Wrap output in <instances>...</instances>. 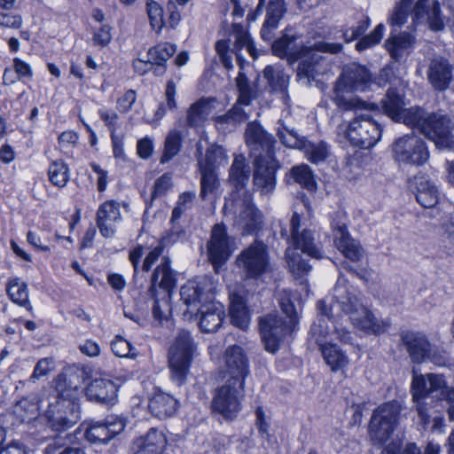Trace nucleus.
<instances>
[{
	"instance_id": "f257e3e1",
	"label": "nucleus",
	"mask_w": 454,
	"mask_h": 454,
	"mask_svg": "<svg viewBox=\"0 0 454 454\" xmlns=\"http://www.w3.org/2000/svg\"><path fill=\"white\" fill-rule=\"evenodd\" d=\"M333 301V305L329 309L325 301L317 303V309L329 319L333 317V309L337 307L348 317L356 329L366 333L380 335L390 326L388 320L376 317L362 298L348 288V286H334Z\"/></svg>"
},
{
	"instance_id": "f03ea898",
	"label": "nucleus",
	"mask_w": 454,
	"mask_h": 454,
	"mask_svg": "<svg viewBox=\"0 0 454 454\" xmlns=\"http://www.w3.org/2000/svg\"><path fill=\"white\" fill-rule=\"evenodd\" d=\"M281 310L289 319L285 323L277 314H268L259 318V330L265 348L270 353L278 350L285 337L294 332L300 319L301 294L292 288H284L278 293Z\"/></svg>"
},
{
	"instance_id": "7ed1b4c3",
	"label": "nucleus",
	"mask_w": 454,
	"mask_h": 454,
	"mask_svg": "<svg viewBox=\"0 0 454 454\" xmlns=\"http://www.w3.org/2000/svg\"><path fill=\"white\" fill-rule=\"evenodd\" d=\"M411 393L419 424L423 427H426L431 421L430 410L433 401H427L430 395L435 394L438 400L445 401L448 403H454V387L448 385L442 374H418L413 372Z\"/></svg>"
},
{
	"instance_id": "20e7f679",
	"label": "nucleus",
	"mask_w": 454,
	"mask_h": 454,
	"mask_svg": "<svg viewBox=\"0 0 454 454\" xmlns=\"http://www.w3.org/2000/svg\"><path fill=\"white\" fill-rule=\"evenodd\" d=\"M371 74L363 66L353 63L346 66L338 78L333 90V101L343 110L373 109L374 104L367 103L348 91L364 92L373 85Z\"/></svg>"
},
{
	"instance_id": "39448f33",
	"label": "nucleus",
	"mask_w": 454,
	"mask_h": 454,
	"mask_svg": "<svg viewBox=\"0 0 454 454\" xmlns=\"http://www.w3.org/2000/svg\"><path fill=\"white\" fill-rule=\"evenodd\" d=\"M209 286H181V301L191 310L200 314L199 326L204 333H214L222 325L225 317L221 303L215 302Z\"/></svg>"
},
{
	"instance_id": "423d86ee",
	"label": "nucleus",
	"mask_w": 454,
	"mask_h": 454,
	"mask_svg": "<svg viewBox=\"0 0 454 454\" xmlns=\"http://www.w3.org/2000/svg\"><path fill=\"white\" fill-rule=\"evenodd\" d=\"M343 49L339 43L316 42L310 46H301L295 55L297 67V80L304 85H310L313 81L323 76L330 69L327 59L322 52L337 54Z\"/></svg>"
},
{
	"instance_id": "0eeeda50",
	"label": "nucleus",
	"mask_w": 454,
	"mask_h": 454,
	"mask_svg": "<svg viewBox=\"0 0 454 454\" xmlns=\"http://www.w3.org/2000/svg\"><path fill=\"white\" fill-rule=\"evenodd\" d=\"M290 231L294 248L288 247L286 251V257L290 271L295 276H300L309 271L310 266L301 258L296 249L317 259L322 257V251L320 246L316 242L312 231L309 229L301 231V216L297 213H294L291 218Z\"/></svg>"
},
{
	"instance_id": "6e6552de",
	"label": "nucleus",
	"mask_w": 454,
	"mask_h": 454,
	"mask_svg": "<svg viewBox=\"0 0 454 454\" xmlns=\"http://www.w3.org/2000/svg\"><path fill=\"white\" fill-rule=\"evenodd\" d=\"M195 348L190 333L180 330L168 351L171 380L178 386L186 380Z\"/></svg>"
},
{
	"instance_id": "1a4fd4ad",
	"label": "nucleus",
	"mask_w": 454,
	"mask_h": 454,
	"mask_svg": "<svg viewBox=\"0 0 454 454\" xmlns=\"http://www.w3.org/2000/svg\"><path fill=\"white\" fill-rule=\"evenodd\" d=\"M403 407L397 401L387 402L373 411L370 424L369 435L374 442H387L395 430Z\"/></svg>"
},
{
	"instance_id": "9d476101",
	"label": "nucleus",
	"mask_w": 454,
	"mask_h": 454,
	"mask_svg": "<svg viewBox=\"0 0 454 454\" xmlns=\"http://www.w3.org/2000/svg\"><path fill=\"white\" fill-rule=\"evenodd\" d=\"M62 391L49 403L45 417L50 427L55 431H65L75 425L81 418L80 403L74 397H68Z\"/></svg>"
},
{
	"instance_id": "9b49d317",
	"label": "nucleus",
	"mask_w": 454,
	"mask_h": 454,
	"mask_svg": "<svg viewBox=\"0 0 454 454\" xmlns=\"http://www.w3.org/2000/svg\"><path fill=\"white\" fill-rule=\"evenodd\" d=\"M245 386L225 380L213 392L212 412L222 416L225 420L235 419L241 411V402L245 397Z\"/></svg>"
},
{
	"instance_id": "f8f14e48",
	"label": "nucleus",
	"mask_w": 454,
	"mask_h": 454,
	"mask_svg": "<svg viewBox=\"0 0 454 454\" xmlns=\"http://www.w3.org/2000/svg\"><path fill=\"white\" fill-rule=\"evenodd\" d=\"M224 209L233 214L234 226L243 235L254 233L261 226L262 215L252 201V194L230 198Z\"/></svg>"
},
{
	"instance_id": "ddd939ff",
	"label": "nucleus",
	"mask_w": 454,
	"mask_h": 454,
	"mask_svg": "<svg viewBox=\"0 0 454 454\" xmlns=\"http://www.w3.org/2000/svg\"><path fill=\"white\" fill-rule=\"evenodd\" d=\"M344 133L354 146L369 149L380 139L382 129L370 114H360L349 122Z\"/></svg>"
},
{
	"instance_id": "4468645a",
	"label": "nucleus",
	"mask_w": 454,
	"mask_h": 454,
	"mask_svg": "<svg viewBox=\"0 0 454 454\" xmlns=\"http://www.w3.org/2000/svg\"><path fill=\"white\" fill-rule=\"evenodd\" d=\"M235 263L247 278L256 279L270 269L267 246L254 241L237 256Z\"/></svg>"
},
{
	"instance_id": "2eb2a0df",
	"label": "nucleus",
	"mask_w": 454,
	"mask_h": 454,
	"mask_svg": "<svg viewBox=\"0 0 454 454\" xmlns=\"http://www.w3.org/2000/svg\"><path fill=\"white\" fill-rule=\"evenodd\" d=\"M393 156L399 162L421 166L427 161L429 152L422 138L409 134L399 137L393 144Z\"/></svg>"
},
{
	"instance_id": "dca6fc26",
	"label": "nucleus",
	"mask_w": 454,
	"mask_h": 454,
	"mask_svg": "<svg viewBox=\"0 0 454 454\" xmlns=\"http://www.w3.org/2000/svg\"><path fill=\"white\" fill-rule=\"evenodd\" d=\"M222 371L227 381L246 385V380L250 374V365L249 359L241 347L232 345L225 349Z\"/></svg>"
},
{
	"instance_id": "f3484780",
	"label": "nucleus",
	"mask_w": 454,
	"mask_h": 454,
	"mask_svg": "<svg viewBox=\"0 0 454 454\" xmlns=\"http://www.w3.org/2000/svg\"><path fill=\"white\" fill-rule=\"evenodd\" d=\"M227 161L225 151L217 146L207 151L205 161H200L199 167L201 174L200 197L207 200L209 195L215 194L220 187V180L215 170V165H221Z\"/></svg>"
},
{
	"instance_id": "a211bd4d",
	"label": "nucleus",
	"mask_w": 454,
	"mask_h": 454,
	"mask_svg": "<svg viewBox=\"0 0 454 454\" xmlns=\"http://www.w3.org/2000/svg\"><path fill=\"white\" fill-rule=\"evenodd\" d=\"M421 133L437 146L454 150V124L448 116L429 114L422 125Z\"/></svg>"
},
{
	"instance_id": "6ab92c4d",
	"label": "nucleus",
	"mask_w": 454,
	"mask_h": 454,
	"mask_svg": "<svg viewBox=\"0 0 454 454\" xmlns=\"http://www.w3.org/2000/svg\"><path fill=\"white\" fill-rule=\"evenodd\" d=\"M232 243L233 239L228 235L223 223H217L213 227L207 248L208 260L216 273L231 256Z\"/></svg>"
},
{
	"instance_id": "aec40b11",
	"label": "nucleus",
	"mask_w": 454,
	"mask_h": 454,
	"mask_svg": "<svg viewBox=\"0 0 454 454\" xmlns=\"http://www.w3.org/2000/svg\"><path fill=\"white\" fill-rule=\"evenodd\" d=\"M279 168L275 155L254 159L253 182L255 189L262 194L271 193L276 186V173Z\"/></svg>"
},
{
	"instance_id": "412c9836",
	"label": "nucleus",
	"mask_w": 454,
	"mask_h": 454,
	"mask_svg": "<svg viewBox=\"0 0 454 454\" xmlns=\"http://www.w3.org/2000/svg\"><path fill=\"white\" fill-rule=\"evenodd\" d=\"M245 138L250 153L254 159L259 156L275 155V139L258 123L249 122L247 124Z\"/></svg>"
},
{
	"instance_id": "4be33fe9",
	"label": "nucleus",
	"mask_w": 454,
	"mask_h": 454,
	"mask_svg": "<svg viewBox=\"0 0 454 454\" xmlns=\"http://www.w3.org/2000/svg\"><path fill=\"white\" fill-rule=\"evenodd\" d=\"M125 424L122 419L108 416L102 421L91 422L85 430V438L91 443H106L123 431Z\"/></svg>"
},
{
	"instance_id": "5701e85b",
	"label": "nucleus",
	"mask_w": 454,
	"mask_h": 454,
	"mask_svg": "<svg viewBox=\"0 0 454 454\" xmlns=\"http://www.w3.org/2000/svg\"><path fill=\"white\" fill-rule=\"evenodd\" d=\"M410 188L414 192L418 203L423 207L432 208L438 204L441 192L428 176H415L410 180Z\"/></svg>"
},
{
	"instance_id": "b1692460",
	"label": "nucleus",
	"mask_w": 454,
	"mask_h": 454,
	"mask_svg": "<svg viewBox=\"0 0 454 454\" xmlns=\"http://www.w3.org/2000/svg\"><path fill=\"white\" fill-rule=\"evenodd\" d=\"M334 244L341 254L352 262H358L364 255L360 243L348 233L346 224L333 223Z\"/></svg>"
},
{
	"instance_id": "393cba45",
	"label": "nucleus",
	"mask_w": 454,
	"mask_h": 454,
	"mask_svg": "<svg viewBox=\"0 0 454 454\" xmlns=\"http://www.w3.org/2000/svg\"><path fill=\"white\" fill-rule=\"evenodd\" d=\"M176 286H150L148 292L153 300V315L154 325H160L168 322L171 313L170 298L172 288Z\"/></svg>"
},
{
	"instance_id": "a878e982",
	"label": "nucleus",
	"mask_w": 454,
	"mask_h": 454,
	"mask_svg": "<svg viewBox=\"0 0 454 454\" xmlns=\"http://www.w3.org/2000/svg\"><path fill=\"white\" fill-rule=\"evenodd\" d=\"M401 340L413 363L421 364L427 360L431 344L424 333L403 331Z\"/></svg>"
},
{
	"instance_id": "bb28decb",
	"label": "nucleus",
	"mask_w": 454,
	"mask_h": 454,
	"mask_svg": "<svg viewBox=\"0 0 454 454\" xmlns=\"http://www.w3.org/2000/svg\"><path fill=\"white\" fill-rule=\"evenodd\" d=\"M120 203L114 200H106L98 209L97 225L102 236L112 238L115 233V223L121 219Z\"/></svg>"
},
{
	"instance_id": "cd10ccee",
	"label": "nucleus",
	"mask_w": 454,
	"mask_h": 454,
	"mask_svg": "<svg viewBox=\"0 0 454 454\" xmlns=\"http://www.w3.org/2000/svg\"><path fill=\"white\" fill-rule=\"evenodd\" d=\"M412 19L417 24L427 23L434 31L442 30L444 27L438 3L431 4L430 0H419L416 3Z\"/></svg>"
},
{
	"instance_id": "c85d7f7f",
	"label": "nucleus",
	"mask_w": 454,
	"mask_h": 454,
	"mask_svg": "<svg viewBox=\"0 0 454 454\" xmlns=\"http://www.w3.org/2000/svg\"><path fill=\"white\" fill-rule=\"evenodd\" d=\"M86 396L90 401L113 405L117 398V387L110 380L94 379L86 387Z\"/></svg>"
},
{
	"instance_id": "c756f323",
	"label": "nucleus",
	"mask_w": 454,
	"mask_h": 454,
	"mask_svg": "<svg viewBox=\"0 0 454 454\" xmlns=\"http://www.w3.org/2000/svg\"><path fill=\"white\" fill-rule=\"evenodd\" d=\"M427 79L434 90L439 91L447 90L452 79V69L448 60L442 57L431 59L427 69Z\"/></svg>"
},
{
	"instance_id": "7c9ffc66",
	"label": "nucleus",
	"mask_w": 454,
	"mask_h": 454,
	"mask_svg": "<svg viewBox=\"0 0 454 454\" xmlns=\"http://www.w3.org/2000/svg\"><path fill=\"white\" fill-rule=\"evenodd\" d=\"M250 178V168L246 162L243 155H236L230 168V182L234 187L231 198L252 194L247 189V184Z\"/></svg>"
},
{
	"instance_id": "2f4dec72",
	"label": "nucleus",
	"mask_w": 454,
	"mask_h": 454,
	"mask_svg": "<svg viewBox=\"0 0 454 454\" xmlns=\"http://www.w3.org/2000/svg\"><path fill=\"white\" fill-rule=\"evenodd\" d=\"M414 44L415 37L407 32L391 35L385 43L387 51L395 61H400L409 55Z\"/></svg>"
},
{
	"instance_id": "473e14b6",
	"label": "nucleus",
	"mask_w": 454,
	"mask_h": 454,
	"mask_svg": "<svg viewBox=\"0 0 454 454\" xmlns=\"http://www.w3.org/2000/svg\"><path fill=\"white\" fill-rule=\"evenodd\" d=\"M215 102V99L213 98H201L192 104L186 112V125L190 128L204 126L212 113Z\"/></svg>"
},
{
	"instance_id": "72a5a7b5",
	"label": "nucleus",
	"mask_w": 454,
	"mask_h": 454,
	"mask_svg": "<svg viewBox=\"0 0 454 454\" xmlns=\"http://www.w3.org/2000/svg\"><path fill=\"white\" fill-rule=\"evenodd\" d=\"M237 102L226 114L215 117L216 129L221 132H231L249 118V114Z\"/></svg>"
},
{
	"instance_id": "f704fd0d",
	"label": "nucleus",
	"mask_w": 454,
	"mask_h": 454,
	"mask_svg": "<svg viewBox=\"0 0 454 454\" xmlns=\"http://www.w3.org/2000/svg\"><path fill=\"white\" fill-rule=\"evenodd\" d=\"M148 409L154 417L167 419L176 411L177 401L172 395L159 391L149 400Z\"/></svg>"
},
{
	"instance_id": "c9c22d12",
	"label": "nucleus",
	"mask_w": 454,
	"mask_h": 454,
	"mask_svg": "<svg viewBox=\"0 0 454 454\" xmlns=\"http://www.w3.org/2000/svg\"><path fill=\"white\" fill-rule=\"evenodd\" d=\"M230 315L231 323L242 329L246 330L248 327L250 317L247 310L245 299L239 294H232L231 296Z\"/></svg>"
},
{
	"instance_id": "e433bc0d",
	"label": "nucleus",
	"mask_w": 454,
	"mask_h": 454,
	"mask_svg": "<svg viewBox=\"0 0 454 454\" xmlns=\"http://www.w3.org/2000/svg\"><path fill=\"white\" fill-rule=\"evenodd\" d=\"M381 104L385 114L393 121L396 120L406 106L403 95L395 88H389L387 90L386 97L381 100Z\"/></svg>"
},
{
	"instance_id": "4c0bfd02",
	"label": "nucleus",
	"mask_w": 454,
	"mask_h": 454,
	"mask_svg": "<svg viewBox=\"0 0 454 454\" xmlns=\"http://www.w3.org/2000/svg\"><path fill=\"white\" fill-rule=\"evenodd\" d=\"M232 31L235 36V44L233 47V51H235L238 60L240 59V55L239 52L244 48L248 51L251 57L256 59V50L254 46V43L250 38L249 34L244 28V27L241 24L233 23Z\"/></svg>"
},
{
	"instance_id": "58836bf2",
	"label": "nucleus",
	"mask_w": 454,
	"mask_h": 454,
	"mask_svg": "<svg viewBox=\"0 0 454 454\" xmlns=\"http://www.w3.org/2000/svg\"><path fill=\"white\" fill-rule=\"evenodd\" d=\"M321 352L325 361L333 372L342 369L348 364V357L336 344L322 345Z\"/></svg>"
},
{
	"instance_id": "ea45409f",
	"label": "nucleus",
	"mask_w": 454,
	"mask_h": 454,
	"mask_svg": "<svg viewBox=\"0 0 454 454\" xmlns=\"http://www.w3.org/2000/svg\"><path fill=\"white\" fill-rule=\"evenodd\" d=\"M427 115H429V114L424 109L413 106L404 108L395 121L402 122L412 129L416 128L421 132L422 125H424V121L426 118H427Z\"/></svg>"
},
{
	"instance_id": "a19ab883",
	"label": "nucleus",
	"mask_w": 454,
	"mask_h": 454,
	"mask_svg": "<svg viewBox=\"0 0 454 454\" xmlns=\"http://www.w3.org/2000/svg\"><path fill=\"white\" fill-rule=\"evenodd\" d=\"M305 154L306 158L314 164L325 161L329 155V148L326 143H312L306 141L299 148Z\"/></svg>"
},
{
	"instance_id": "79ce46f5",
	"label": "nucleus",
	"mask_w": 454,
	"mask_h": 454,
	"mask_svg": "<svg viewBox=\"0 0 454 454\" xmlns=\"http://www.w3.org/2000/svg\"><path fill=\"white\" fill-rule=\"evenodd\" d=\"M166 443L165 434L156 428H151L145 435L137 440V448H146L154 451H163Z\"/></svg>"
},
{
	"instance_id": "37998d69",
	"label": "nucleus",
	"mask_w": 454,
	"mask_h": 454,
	"mask_svg": "<svg viewBox=\"0 0 454 454\" xmlns=\"http://www.w3.org/2000/svg\"><path fill=\"white\" fill-rule=\"evenodd\" d=\"M295 37L284 35L281 38L272 43V51L276 56L281 59L286 58L290 62H295V55L298 49H294V43Z\"/></svg>"
},
{
	"instance_id": "c03bdc74",
	"label": "nucleus",
	"mask_w": 454,
	"mask_h": 454,
	"mask_svg": "<svg viewBox=\"0 0 454 454\" xmlns=\"http://www.w3.org/2000/svg\"><path fill=\"white\" fill-rule=\"evenodd\" d=\"M277 135L281 143L287 147L299 149L306 141V138L300 137L294 129L287 126L284 121H278Z\"/></svg>"
},
{
	"instance_id": "a18cd8bd",
	"label": "nucleus",
	"mask_w": 454,
	"mask_h": 454,
	"mask_svg": "<svg viewBox=\"0 0 454 454\" xmlns=\"http://www.w3.org/2000/svg\"><path fill=\"white\" fill-rule=\"evenodd\" d=\"M176 273L170 269L169 259L163 257L152 276L151 284H176Z\"/></svg>"
},
{
	"instance_id": "49530a36",
	"label": "nucleus",
	"mask_w": 454,
	"mask_h": 454,
	"mask_svg": "<svg viewBox=\"0 0 454 454\" xmlns=\"http://www.w3.org/2000/svg\"><path fill=\"white\" fill-rule=\"evenodd\" d=\"M181 144V132L176 129L170 130L165 139L164 151L160 159V163H166L173 159V157L179 153Z\"/></svg>"
},
{
	"instance_id": "de8ad7c7",
	"label": "nucleus",
	"mask_w": 454,
	"mask_h": 454,
	"mask_svg": "<svg viewBox=\"0 0 454 454\" xmlns=\"http://www.w3.org/2000/svg\"><path fill=\"white\" fill-rule=\"evenodd\" d=\"M176 47L169 43H159L148 51L149 62L153 65L165 64L167 60L176 52Z\"/></svg>"
},
{
	"instance_id": "09e8293b",
	"label": "nucleus",
	"mask_w": 454,
	"mask_h": 454,
	"mask_svg": "<svg viewBox=\"0 0 454 454\" xmlns=\"http://www.w3.org/2000/svg\"><path fill=\"white\" fill-rule=\"evenodd\" d=\"M290 175L294 180L307 190L316 189V182L310 168L306 164L294 166L290 170Z\"/></svg>"
},
{
	"instance_id": "8fccbe9b",
	"label": "nucleus",
	"mask_w": 454,
	"mask_h": 454,
	"mask_svg": "<svg viewBox=\"0 0 454 454\" xmlns=\"http://www.w3.org/2000/svg\"><path fill=\"white\" fill-rule=\"evenodd\" d=\"M50 181L58 187H64L69 180V169L62 160H57L51 164L49 170Z\"/></svg>"
},
{
	"instance_id": "3c124183",
	"label": "nucleus",
	"mask_w": 454,
	"mask_h": 454,
	"mask_svg": "<svg viewBox=\"0 0 454 454\" xmlns=\"http://www.w3.org/2000/svg\"><path fill=\"white\" fill-rule=\"evenodd\" d=\"M195 197L194 192H184L179 195L176 206L172 211L170 220L172 223L177 222L184 213L192 207Z\"/></svg>"
},
{
	"instance_id": "603ef678",
	"label": "nucleus",
	"mask_w": 454,
	"mask_h": 454,
	"mask_svg": "<svg viewBox=\"0 0 454 454\" xmlns=\"http://www.w3.org/2000/svg\"><path fill=\"white\" fill-rule=\"evenodd\" d=\"M263 76L272 90H283L288 80V77L282 71L272 66H267L264 68Z\"/></svg>"
},
{
	"instance_id": "864d4df0",
	"label": "nucleus",
	"mask_w": 454,
	"mask_h": 454,
	"mask_svg": "<svg viewBox=\"0 0 454 454\" xmlns=\"http://www.w3.org/2000/svg\"><path fill=\"white\" fill-rule=\"evenodd\" d=\"M44 454H85L84 450L79 447H71L66 445L64 440L60 437L55 438L43 450Z\"/></svg>"
},
{
	"instance_id": "5fc2aeb1",
	"label": "nucleus",
	"mask_w": 454,
	"mask_h": 454,
	"mask_svg": "<svg viewBox=\"0 0 454 454\" xmlns=\"http://www.w3.org/2000/svg\"><path fill=\"white\" fill-rule=\"evenodd\" d=\"M342 269L340 272V277L338 279V284H340L341 282H356V281H363V282H369L371 278L367 271L365 270H355L352 269L348 263L343 262L342 263Z\"/></svg>"
},
{
	"instance_id": "6e6d98bb",
	"label": "nucleus",
	"mask_w": 454,
	"mask_h": 454,
	"mask_svg": "<svg viewBox=\"0 0 454 454\" xmlns=\"http://www.w3.org/2000/svg\"><path fill=\"white\" fill-rule=\"evenodd\" d=\"M237 87L239 91L238 101L239 104H243L244 106H248L254 97L253 90L251 89L248 79L242 72L239 73L236 78Z\"/></svg>"
},
{
	"instance_id": "4d7b16f0",
	"label": "nucleus",
	"mask_w": 454,
	"mask_h": 454,
	"mask_svg": "<svg viewBox=\"0 0 454 454\" xmlns=\"http://www.w3.org/2000/svg\"><path fill=\"white\" fill-rule=\"evenodd\" d=\"M114 354L119 357H135L136 348L132 344L121 336H116L111 343Z\"/></svg>"
},
{
	"instance_id": "13d9d810",
	"label": "nucleus",
	"mask_w": 454,
	"mask_h": 454,
	"mask_svg": "<svg viewBox=\"0 0 454 454\" xmlns=\"http://www.w3.org/2000/svg\"><path fill=\"white\" fill-rule=\"evenodd\" d=\"M384 33V26L382 24H379L373 31L364 37H362L356 44V49L358 51H363L368 48H371L376 44H378Z\"/></svg>"
},
{
	"instance_id": "bf43d9fd",
	"label": "nucleus",
	"mask_w": 454,
	"mask_h": 454,
	"mask_svg": "<svg viewBox=\"0 0 454 454\" xmlns=\"http://www.w3.org/2000/svg\"><path fill=\"white\" fill-rule=\"evenodd\" d=\"M6 291L14 303L27 309L31 308L27 286H7Z\"/></svg>"
},
{
	"instance_id": "052dcab7",
	"label": "nucleus",
	"mask_w": 454,
	"mask_h": 454,
	"mask_svg": "<svg viewBox=\"0 0 454 454\" xmlns=\"http://www.w3.org/2000/svg\"><path fill=\"white\" fill-rule=\"evenodd\" d=\"M411 1L412 0H400V2L395 5L389 19L392 26L400 27L406 22Z\"/></svg>"
},
{
	"instance_id": "680f3d73",
	"label": "nucleus",
	"mask_w": 454,
	"mask_h": 454,
	"mask_svg": "<svg viewBox=\"0 0 454 454\" xmlns=\"http://www.w3.org/2000/svg\"><path fill=\"white\" fill-rule=\"evenodd\" d=\"M147 14L153 28L160 30L163 26V10L160 5L150 1L147 3Z\"/></svg>"
},
{
	"instance_id": "e2e57ef3",
	"label": "nucleus",
	"mask_w": 454,
	"mask_h": 454,
	"mask_svg": "<svg viewBox=\"0 0 454 454\" xmlns=\"http://www.w3.org/2000/svg\"><path fill=\"white\" fill-rule=\"evenodd\" d=\"M285 12L284 0H270L267 7L266 20L278 24Z\"/></svg>"
},
{
	"instance_id": "0e129e2a",
	"label": "nucleus",
	"mask_w": 454,
	"mask_h": 454,
	"mask_svg": "<svg viewBox=\"0 0 454 454\" xmlns=\"http://www.w3.org/2000/svg\"><path fill=\"white\" fill-rule=\"evenodd\" d=\"M54 362L51 358H42L40 359L34 369L33 373L30 376V380L35 382L42 377H45L53 369Z\"/></svg>"
},
{
	"instance_id": "69168bd1",
	"label": "nucleus",
	"mask_w": 454,
	"mask_h": 454,
	"mask_svg": "<svg viewBox=\"0 0 454 454\" xmlns=\"http://www.w3.org/2000/svg\"><path fill=\"white\" fill-rule=\"evenodd\" d=\"M371 20L368 16H365L364 20L359 22L357 27H352L343 33V37L347 43L356 40L368 29Z\"/></svg>"
},
{
	"instance_id": "338daca9",
	"label": "nucleus",
	"mask_w": 454,
	"mask_h": 454,
	"mask_svg": "<svg viewBox=\"0 0 454 454\" xmlns=\"http://www.w3.org/2000/svg\"><path fill=\"white\" fill-rule=\"evenodd\" d=\"M172 186V177L168 173L163 174L154 183L153 197L164 195Z\"/></svg>"
},
{
	"instance_id": "774afa93",
	"label": "nucleus",
	"mask_w": 454,
	"mask_h": 454,
	"mask_svg": "<svg viewBox=\"0 0 454 454\" xmlns=\"http://www.w3.org/2000/svg\"><path fill=\"white\" fill-rule=\"evenodd\" d=\"M24 411L29 416V419L35 418L38 414L39 404L35 397L32 401L27 398H23L16 404V411Z\"/></svg>"
}]
</instances>
